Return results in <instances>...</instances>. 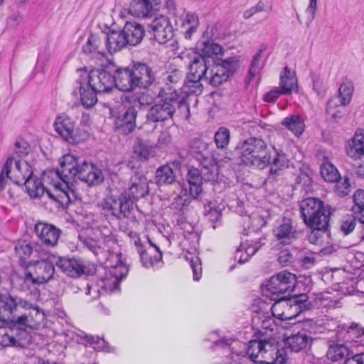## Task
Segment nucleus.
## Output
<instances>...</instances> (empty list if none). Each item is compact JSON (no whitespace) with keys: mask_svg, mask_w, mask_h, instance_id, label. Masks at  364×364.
Here are the masks:
<instances>
[{"mask_svg":"<svg viewBox=\"0 0 364 364\" xmlns=\"http://www.w3.org/2000/svg\"><path fill=\"white\" fill-rule=\"evenodd\" d=\"M75 177L90 186L104 180L102 171L92 164L80 163L73 155L66 154L60 159L58 168L44 173V179L53 186V190L48 191V198L62 206L68 205L75 198V191L69 186L70 180Z\"/></svg>","mask_w":364,"mask_h":364,"instance_id":"f257e3e1","label":"nucleus"},{"mask_svg":"<svg viewBox=\"0 0 364 364\" xmlns=\"http://www.w3.org/2000/svg\"><path fill=\"white\" fill-rule=\"evenodd\" d=\"M43 316L38 306L21 297L0 295V321L15 323L33 328Z\"/></svg>","mask_w":364,"mask_h":364,"instance_id":"f03ea898","label":"nucleus"},{"mask_svg":"<svg viewBox=\"0 0 364 364\" xmlns=\"http://www.w3.org/2000/svg\"><path fill=\"white\" fill-rule=\"evenodd\" d=\"M160 102L151 106L146 116V122H159L172 120L173 115L178 113L188 118L190 115L189 105L185 97L178 95V91L166 84L160 88L158 93Z\"/></svg>","mask_w":364,"mask_h":364,"instance_id":"7ed1b4c3","label":"nucleus"},{"mask_svg":"<svg viewBox=\"0 0 364 364\" xmlns=\"http://www.w3.org/2000/svg\"><path fill=\"white\" fill-rule=\"evenodd\" d=\"M235 151L242 163L246 166L264 169L270 164L271 154L266 142L258 137H250L240 141Z\"/></svg>","mask_w":364,"mask_h":364,"instance_id":"20e7f679","label":"nucleus"},{"mask_svg":"<svg viewBox=\"0 0 364 364\" xmlns=\"http://www.w3.org/2000/svg\"><path fill=\"white\" fill-rule=\"evenodd\" d=\"M301 216L311 228L327 229L330 211L328 206L316 198H307L300 203Z\"/></svg>","mask_w":364,"mask_h":364,"instance_id":"39448f33","label":"nucleus"},{"mask_svg":"<svg viewBox=\"0 0 364 364\" xmlns=\"http://www.w3.org/2000/svg\"><path fill=\"white\" fill-rule=\"evenodd\" d=\"M132 102V105L114 119L115 130L123 135H127L135 129L138 111L144 105L149 104V95L144 92L137 93L133 97Z\"/></svg>","mask_w":364,"mask_h":364,"instance_id":"423d86ee","label":"nucleus"},{"mask_svg":"<svg viewBox=\"0 0 364 364\" xmlns=\"http://www.w3.org/2000/svg\"><path fill=\"white\" fill-rule=\"evenodd\" d=\"M296 276L287 271H282L273 275L267 282L264 294L271 300L280 301L287 292L292 291L295 287Z\"/></svg>","mask_w":364,"mask_h":364,"instance_id":"0eeeda50","label":"nucleus"},{"mask_svg":"<svg viewBox=\"0 0 364 364\" xmlns=\"http://www.w3.org/2000/svg\"><path fill=\"white\" fill-rule=\"evenodd\" d=\"M307 299L306 294L296 295L289 298L283 296L280 301L274 302L271 307L272 315L281 320L296 318L301 312L302 305Z\"/></svg>","mask_w":364,"mask_h":364,"instance_id":"6e6552de","label":"nucleus"},{"mask_svg":"<svg viewBox=\"0 0 364 364\" xmlns=\"http://www.w3.org/2000/svg\"><path fill=\"white\" fill-rule=\"evenodd\" d=\"M26 328L15 323H12L9 326H1L0 346L3 347H26L31 342V336Z\"/></svg>","mask_w":364,"mask_h":364,"instance_id":"1a4fd4ad","label":"nucleus"},{"mask_svg":"<svg viewBox=\"0 0 364 364\" xmlns=\"http://www.w3.org/2000/svg\"><path fill=\"white\" fill-rule=\"evenodd\" d=\"M80 77L87 85L99 93L109 92L114 87V80L112 74L107 70H93L90 73L86 69H78Z\"/></svg>","mask_w":364,"mask_h":364,"instance_id":"9d476101","label":"nucleus"},{"mask_svg":"<svg viewBox=\"0 0 364 364\" xmlns=\"http://www.w3.org/2000/svg\"><path fill=\"white\" fill-rule=\"evenodd\" d=\"M236 63V58L232 57L210 63L204 80L213 87L222 85L234 73Z\"/></svg>","mask_w":364,"mask_h":364,"instance_id":"9b49d317","label":"nucleus"},{"mask_svg":"<svg viewBox=\"0 0 364 364\" xmlns=\"http://www.w3.org/2000/svg\"><path fill=\"white\" fill-rule=\"evenodd\" d=\"M274 346L267 340L250 341L247 350L250 359L258 364H269L274 362Z\"/></svg>","mask_w":364,"mask_h":364,"instance_id":"f8f14e48","label":"nucleus"},{"mask_svg":"<svg viewBox=\"0 0 364 364\" xmlns=\"http://www.w3.org/2000/svg\"><path fill=\"white\" fill-rule=\"evenodd\" d=\"M102 208L117 218L122 219L129 216L133 207L131 200L122 193L119 196L113 193L107 196L102 203Z\"/></svg>","mask_w":364,"mask_h":364,"instance_id":"ddd939ff","label":"nucleus"},{"mask_svg":"<svg viewBox=\"0 0 364 364\" xmlns=\"http://www.w3.org/2000/svg\"><path fill=\"white\" fill-rule=\"evenodd\" d=\"M56 266L72 278H77L82 274H92L95 272L94 265H86L83 261L75 258L59 257Z\"/></svg>","mask_w":364,"mask_h":364,"instance_id":"4468645a","label":"nucleus"},{"mask_svg":"<svg viewBox=\"0 0 364 364\" xmlns=\"http://www.w3.org/2000/svg\"><path fill=\"white\" fill-rule=\"evenodd\" d=\"M55 267L52 262L43 259L38 261L33 265V271L25 274L24 282L33 284H44L53 277Z\"/></svg>","mask_w":364,"mask_h":364,"instance_id":"2eb2a0df","label":"nucleus"},{"mask_svg":"<svg viewBox=\"0 0 364 364\" xmlns=\"http://www.w3.org/2000/svg\"><path fill=\"white\" fill-rule=\"evenodd\" d=\"M150 28L155 41L159 43L164 44L173 41L171 45L173 46L176 43V41H173V28L167 16L161 15L156 17L150 23Z\"/></svg>","mask_w":364,"mask_h":364,"instance_id":"dca6fc26","label":"nucleus"},{"mask_svg":"<svg viewBox=\"0 0 364 364\" xmlns=\"http://www.w3.org/2000/svg\"><path fill=\"white\" fill-rule=\"evenodd\" d=\"M149 247H145L140 240L135 241L137 252L140 256L142 265L146 268H155L162 260V252L159 247L149 240Z\"/></svg>","mask_w":364,"mask_h":364,"instance_id":"f3484780","label":"nucleus"},{"mask_svg":"<svg viewBox=\"0 0 364 364\" xmlns=\"http://www.w3.org/2000/svg\"><path fill=\"white\" fill-rule=\"evenodd\" d=\"M134 87L148 88L156 81L152 68L144 63H134L132 66Z\"/></svg>","mask_w":364,"mask_h":364,"instance_id":"a211bd4d","label":"nucleus"},{"mask_svg":"<svg viewBox=\"0 0 364 364\" xmlns=\"http://www.w3.org/2000/svg\"><path fill=\"white\" fill-rule=\"evenodd\" d=\"M35 232L41 242L46 246L57 245L61 230L53 224L38 222L35 225Z\"/></svg>","mask_w":364,"mask_h":364,"instance_id":"6ab92c4d","label":"nucleus"},{"mask_svg":"<svg viewBox=\"0 0 364 364\" xmlns=\"http://www.w3.org/2000/svg\"><path fill=\"white\" fill-rule=\"evenodd\" d=\"M161 0H132L129 13L136 18H147L160 8Z\"/></svg>","mask_w":364,"mask_h":364,"instance_id":"aec40b11","label":"nucleus"},{"mask_svg":"<svg viewBox=\"0 0 364 364\" xmlns=\"http://www.w3.org/2000/svg\"><path fill=\"white\" fill-rule=\"evenodd\" d=\"M174 21L182 29L184 38L187 40L192 39L199 26L198 15L192 12L185 13L183 10L175 18Z\"/></svg>","mask_w":364,"mask_h":364,"instance_id":"412c9836","label":"nucleus"},{"mask_svg":"<svg viewBox=\"0 0 364 364\" xmlns=\"http://www.w3.org/2000/svg\"><path fill=\"white\" fill-rule=\"evenodd\" d=\"M122 193L131 200L133 206L135 200L144 198L149 193L146 178L138 175L132 177L129 187Z\"/></svg>","mask_w":364,"mask_h":364,"instance_id":"4be33fe9","label":"nucleus"},{"mask_svg":"<svg viewBox=\"0 0 364 364\" xmlns=\"http://www.w3.org/2000/svg\"><path fill=\"white\" fill-rule=\"evenodd\" d=\"M273 234L283 244H290L298 235L297 231L293 228L292 220L288 218H283L276 222Z\"/></svg>","mask_w":364,"mask_h":364,"instance_id":"5701e85b","label":"nucleus"},{"mask_svg":"<svg viewBox=\"0 0 364 364\" xmlns=\"http://www.w3.org/2000/svg\"><path fill=\"white\" fill-rule=\"evenodd\" d=\"M75 122L73 118L65 114L58 115L55 121V131L67 141L75 143L74 131Z\"/></svg>","mask_w":364,"mask_h":364,"instance_id":"b1692460","label":"nucleus"},{"mask_svg":"<svg viewBox=\"0 0 364 364\" xmlns=\"http://www.w3.org/2000/svg\"><path fill=\"white\" fill-rule=\"evenodd\" d=\"M132 67L118 68L112 74L114 86L123 92H131L134 87Z\"/></svg>","mask_w":364,"mask_h":364,"instance_id":"393cba45","label":"nucleus"},{"mask_svg":"<svg viewBox=\"0 0 364 364\" xmlns=\"http://www.w3.org/2000/svg\"><path fill=\"white\" fill-rule=\"evenodd\" d=\"M109 262L111 267L110 274L115 279L112 282L111 291H114L119 289V282L127 275L129 268L123 262L121 255H112L109 257Z\"/></svg>","mask_w":364,"mask_h":364,"instance_id":"a878e982","label":"nucleus"},{"mask_svg":"<svg viewBox=\"0 0 364 364\" xmlns=\"http://www.w3.org/2000/svg\"><path fill=\"white\" fill-rule=\"evenodd\" d=\"M274 151L275 155L272 160H270V164H269L270 165V169L267 181L269 182L277 180L282 175L284 169L288 166V159L286 154L282 151L277 150L275 148H274Z\"/></svg>","mask_w":364,"mask_h":364,"instance_id":"bb28decb","label":"nucleus"},{"mask_svg":"<svg viewBox=\"0 0 364 364\" xmlns=\"http://www.w3.org/2000/svg\"><path fill=\"white\" fill-rule=\"evenodd\" d=\"M264 245L262 239L255 241H246L242 243L236 250L234 255L235 261L240 264H243L249 260Z\"/></svg>","mask_w":364,"mask_h":364,"instance_id":"cd10ccee","label":"nucleus"},{"mask_svg":"<svg viewBox=\"0 0 364 364\" xmlns=\"http://www.w3.org/2000/svg\"><path fill=\"white\" fill-rule=\"evenodd\" d=\"M75 88L79 90L81 104L85 109H90L97 103L99 92L90 88L80 77L75 81Z\"/></svg>","mask_w":364,"mask_h":364,"instance_id":"c85d7f7f","label":"nucleus"},{"mask_svg":"<svg viewBox=\"0 0 364 364\" xmlns=\"http://www.w3.org/2000/svg\"><path fill=\"white\" fill-rule=\"evenodd\" d=\"M196 50L199 56L210 61V63L215 62L214 58L218 55L223 54V48L213 41H199L196 46Z\"/></svg>","mask_w":364,"mask_h":364,"instance_id":"c756f323","label":"nucleus"},{"mask_svg":"<svg viewBox=\"0 0 364 364\" xmlns=\"http://www.w3.org/2000/svg\"><path fill=\"white\" fill-rule=\"evenodd\" d=\"M104 34H90L85 44L82 46V51L85 54L92 55L93 57L102 58L105 56Z\"/></svg>","mask_w":364,"mask_h":364,"instance_id":"7c9ffc66","label":"nucleus"},{"mask_svg":"<svg viewBox=\"0 0 364 364\" xmlns=\"http://www.w3.org/2000/svg\"><path fill=\"white\" fill-rule=\"evenodd\" d=\"M129 46H136L141 43L144 36V27L136 22H127L122 30Z\"/></svg>","mask_w":364,"mask_h":364,"instance_id":"2f4dec72","label":"nucleus"},{"mask_svg":"<svg viewBox=\"0 0 364 364\" xmlns=\"http://www.w3.org/2000/svg\"><path fill=\"white\" fill-rule=\"evenodd\" d=\"M104 37L106 48L110 54L119 51L128 45L122 30H111L106 35L104 34Z\"/></svg>","mask_w":364,"mask_h":364,"instance_id":"473e14b6","label":"nucleus"},{"mask_svg":"<svg viewBox=\"0 0 364 364\" xmlns=\"http://www.w3.org/2000/svg\"><path fill=\"white\" fill-rule=\"evenodd\" d=\"M210 65V61L203 58V57L198 55H195L190 61L188 75L195 79H203L204 80Z\"/></svg>","mask_w":364,"mask_h":364,"instance_id":"72a5a7b5","label":"nucleus"},{"mask_svg":"<svg viewBox=\"0 0 364 364\" xmlns=\"http://www.w3.org/2000/svg\"><path fill=\"white\" fill-rule=\"evenodd\" d=\"M12 157L14 158V156ZM14 161L15 163V168L13 170V176L11 177V181L15 184L22 185L25 179H28L33 175L32 168L26 161L14 159Z\"/></svg>","mask_w":364,"mask_h":364,"instance_id":"f704fd0d","label":"nucleus"},{"mask_svg":"<svg viewBox=\"0 0 364 364\" xmlns=\"http://www.w3.org/2000/svg\"><path fill=\"white\" fill-rule=\"evenodd\" d=\"M353 205L350 211L356 215L358 221L363 225V230L360 233V241H364V190H357L353 196Z\"/></svg>","mask_w":364,"mask_h":364,"instance_id":"c9c22d12","label":"nucleus"},{"mask_svg":"<svg viewBox=\"0 0 364 364\" xmlns=\"http://www.w3.org/2000/svg\"><path fill=\"white\" fill-rule=\"evenodd\" d=\"M313 338L305 333L298 332L289 336L286 345L294 352H299L311 345Z\"/></svg>","mask_w":364,"mask_h":364,"instance_id":"e433bc0d","label":"nucleus"},{"mask_svg":"<svg viewBox=\"0 0 364 364\" xmlns=\"http://www.w3.org/2000/svg\"><path fill=\"white\" fill-rule=\"evenodd\" d=\"M23 185H25L28 194L33 198H41L45 193L48 196V191L53 190L52 185H50V188H46L41 180L33 175L31 178L25 179Z\"/></svg>","mask_w":364,"mask_h":364,"instance_id":"4c0bfd02","label":"nucleus"},{"mask_svg":"<svg viewBox=\"0 0 364 364\" xmlns=\"http://www.w3.org/2000/svg\"><path fill=\"white\" fill-rule=\"evenodd\" d=\"M186 178L189 184L190 195L196 198L202 192V183L204 181L201 171L196 168L191 167L188 170Z\"/></svg>","mask_w":364,"mask_h":364,"instance_id":"58836bf2","label":"nucleus"},{"mask_svg":"<svg viewBox=\"0 0 364 364\" xmlns=\"http://www.w3.org/2000/svg\"><path fill=\"white\" fill-rule=\"evenodd\" d=\"M176 166L174 164H166L159 167L156 171L155 180L159 186L173 183L176 180Z\"/></svg>","mask_w":364,"mask_h":364,"instance_id":"ea45409f","label":"nucleus"},{"mask_svg":"<svg viewBox=\"0 0 364 364\" xmlns=\"http://www.w3.org/2000/svg\"><path fill=\"white\" fill-rule=\"evenodd\" d=\"M190 153L193 157L196 158L201 163L208 162L210 161L208 145L200 139L196 138L191 141L190 144Z\"/></svg>","mask_w":364,"mask_h":364,"instance_id":"a19ab883","label":"nucleus"},{"mask_svg":"<svg viewBox=\"0 0 364 364\" xmlns=\"http://www.w3.org/2000/svg\"><path fill=\"white\" fill-rule=\"evenodd\" d=\"M203 79H195L190 75H187L186 80L185 81L183 87L181 88L179 95L185 97V101L187 102V97L189 95H199L202 93L203 86L200 82Z\"/></svg>","mask_w":364,"mask_h":364,"instance_id":"79ce46f5","label":"nucleus"},{"mask_svg":"<svg viewBox=\"0 0 364 364\" xmlns=\"http://www.w3.org/2000/svg\"><path fill=\"white\" fill-rule=\"evenodd\" d=\"M350 353L346 345L342 343H332L329 345L326 356L328 360L336 362L350 357Z\"/></svg>","mask_w":364,"mask_h":364,"instance_id":"37998d69","label":"nucleus"},{"mask_svg":"<svg viewBox=\"0 0 364 364\" xmlns=\"http://www.w3.org/2000/svg\"><path fill=\"white\" fill-rule=\"evenodd\" d=\"M282 125L290 130L299 137L304 132L305 124L300 116L293 114L285 117L281 122Z\"/></svg>","mask_w":364,"mask_h":364,"instance_id":"c03bdc74","label":"nucleus"},{"mask_svg":"<svg viewBox=\"0 0 364 364\" xmlns=\"http://www.w3.org/2000/svg\"><path fill=\"white\" fill-rule=\"evenodd\" d=\"M348 155L353 159H359L364 156V134L356 133L349 141L347 149Z\"/></svg>","mask_w":364,"mask_h":364,"instance_id":"a18cd8bd","label":"nucleus"},{"mask_svg":"<svg viewBox=\"0 0 364 364\" xmlns=\"http://www.w3.org/2000/svg\"><path fill=\"white\" fill-rule=\"evenodd\" d=\"M204 209L205 217L211 223L210 227L215 230L217 224H220L222 208L217 206L215 202L209 201L204 204Z\"/></svg>","mask_w":364,"mask_h":364,"instance_id":"49530a36","label":"nucleus"},{"mask_svg":"<svg viewBox=\"0 0 364 364\" xmlns=\"http://www.w3.org/2000/svg\"><path fill=\"white\" fill-rule=\"evenodd\" d=\"M280 88L283 95L289 94L296 87V78L294 73L286 67L280 75Z\"/></svg>","mask_w":364,"mask_h":364,"instance_id":"de8ad7c7","label":"nucleus"},{"mask_svg":"<svg viewBox=\"0 0 364 364\" xmlns=\"http://www.w3.org/2000/svg\"><path fill=\"white\" fill-rule=\"evenodd\" d=\"M134 153L141 160H147L154 156V148L146 141L137 139L133 146Z\"/></svg>","mask_w":364,"mask_h":364,"instance_id":"09e8293b","label":"nucleus"},{"mask_svg":"<svg viewBox=\"0 0 364 364\" xmlns=\"http://www.w3.org/2000/svg\"><path fill=\"white\" fill-rule=\"evenodd\" d=\"M353 92V84L350 80H346L341 83L338 90V96L334 98L342 106H346L351 101Z\"/></svg>","mask_w":364,"mask_h":364,"instance_id":"8fccbe9b","label":"nucleus"},{"mask_svg":"<svg viewBox=\"0 0 364 364\" xmlns=\"http://www.w3.org/2000/svg\"><path fill=\"white\" fill-rule=\"evenodd\" d=\"M230 141V132L225 127H220L215 132L214 142L217 149L225 151L228 149Z\"/></svg>","mask_w":364,"mask_h":364,"instance_id":"3c124183","label":"nucleus"},{"mask_svg":"<svg viewBox=\"0 0 364 364\" xmlns=\"http://www.w3.org/2000/svg\"><path fill=\"white\" fill-rule=\"evenodd\" d=\"M322 178L328 183H334L340 178V173L337 168L329 162H323L320 168Z\"/></svg>","mask_w":364,"mask_h":364,"instance_id":"603ef678","label":"nucleus"},{"mask_svg":"<svg viewBox=\"0 0 364 364\" xmlns=\"http://www.w3.org/2000/svg\"><path fill=\"white\" fill-rule=\"evenodd\" d=\"M83 338L85 341L93 346V348L98 351H105V352H111V348L109 346L108 343L105 341L103 338H101L99 336H94L92 335L85 334L83 336Z\"/></svg>","mask_w":364,"mask_h":364,"instance_id":"864d4df0","label":"nucleus"},{"mask_svg":"<svg viewBox=\"0 0 364 364\" xmlns=\"http://www.w3.org/2000/svg\"><path fill=\"white\" fill-rule=\"evenodd\" d=\"M206 162L201 163L203 167L200 170L203 181L205 182H214L218 179V168L215 164L210 163L209 166Z\"/></svg>","mask_w":364,"mask_h":364,"instance_id":"5fc2aeb1","label":"nucleus"},{"mask_svg":"<svg viewBox=\"0 0 364 364\" xmlns=\"http://www.w3.org/2000/svg\"><path fill=\"white\" fill-rule=\"evenodd\" d=\"M355 216L353 213L346 215L341 220L339 230L344 235H348L355 229L356 221H358V218Z\"/></svg>","mask_w":364,"mask_h":364,"instance_id":"6e6d98bb","label":"nucleus"},{"mask_svg":"<svg viewBox=\"0 0 364 364\" xmlns=\"http://www.w3.org/2000/svg\"><path fill=\"white\" fill-rule=\"evenodd\" d=\"M266 48V46L262 45V48L254 55L249 70V75L250 76V78L253 77L262 68L263 63L262 58L263 52L265 50Z\"/></svg>","mask_w":364,"mask_h":364,"instance_id":"4d7b16f0","label":"nucleus"},{"mask_svg":"<svg viewBox=\"0 0 364 364\" xmlns=\"http://www.w3.org/2000/svg\"><path fill=\"white\" fill-rule=\"evenodd\" d=\"M13 164H14V158L9 156L6 159V161L1 169V171L0 173V192L1 191L4 190V188H6L8 179L11 180V177H12L11 176H10V173L11 172V167H12Z\"/></svg>","mask_w":364,"mask_h":364,"instance_id":"13d9d810","label":"nucleus"},{"mask_svg":"<svg viewBox=\"0 0 364 364\" xmlns=\"http://www.w3.org/2000/svg\"><path fill=\"white\" fill-rule=\"evenodd\" d=\"M345 106H342L341 104L338 105L336 98H331L329 100L326 107V113L333 119H340L343 116V111Z\"/></svg>","mask_w":364,"mask_h":364,"instance_id":"bf43d9fd","label":"nucleus"},{"mask_svg":"<svg viewBox=\"0 0 364 364\" xmlns=\"http://www.w3.org/2000/svg\"><path fill=\"white\" fill-rule=\"evenodd\" d=\"M186 259L192 269L193 279L195 281H198L202 274L201 262L200 258L196 255L190 254L189 256H186Z\"/></svg>","mask_w":364,"mask_h":364,"instance_id":"052dcab7","label":"nucleus"},{"mask_svg":"<svg viewBox=\"0 0 364 364\" xmlns=\"http://www.w3.org/2000/svg\"><path fill=\"white\" fill-rule=\"evenodd\" d=\"M335 183H336L334 191L338 196L343 197L349 194L351 186L348 177H344L343 178L340 177Z\"/></svg>","mask_w":364,"mask_h":364,"instance_id":"680f3d73","label":"nucleus"},{"mask_svg":"<svg viewBox=\"0 0 364 364\" xmlns=\"http://www.w3.org/2000/svg\"><path fill=\"white\" fill-rule=\"evenodd\" d=\"M16 253L21 260L27 259L33 252L31 245L25 242L19 243L15 247Z\"/></svg>","mask_w":364,"mask_h":364,"instance_id":"e2e57ef3","label":"nucleus"},{"mask_svg":"<svg viewBox=\"0 0 364 364\" xmlns=\"http://www.w3.org/2000/svg\"><path fill=\"white\" fill-rule=\"evenodd\" d=\"M311 229L312 230L308 236V240L312 244L321 245L322 242V236L327 229Z\"/></svg>","mask_w":364,"mask_h":364,"instance_id":"0e129e2a","label":"nucleus"},{"mask_svg":"<svg viewBox=\"0 0 364 364\" xmlns=\"http://www.w3.org/2000/svg\"><path fill=\"white\" fill-rule=\"evenodd\" d=\"M14 151L18 156L23 157L28 154L29 146L28 143L23 140L17 141L14 144Z\"/></svg>","mask_w":364,"mask_h":364,"instance_id":"69168bd1","label":"nucleus"},{"mask_svg":"<svg viewBox=\"0 0 364 364\" xmlns=\"http://www.w3.org/2000/svg\"><path fill=\"white\" fill-rule=\"evenodd\" d=\"M311 80L313 83V89L318 95H322L324 92L323 81L319 75L311 73Z\"/></svg>","mask_w":364,"mask_h":364,"instance_id":"338daca9","label":"nucleus"},{"mask_svg":"<svg viewBox=\"0 0 364 364\" xmlns=\"http://www.w3.org/2000/svg\"><path fill=\"white\" fill-rule=\"evenodd\" d=\"M171 141V136L167 132H161L158 136L157 142L155 146L159 149H162L167 146Z\"/></svg>","mask_w":364,"mask_h":364,"instance_id":"774afa93","label":"nucleus"}]
</instances>
